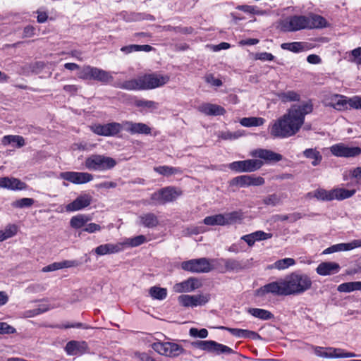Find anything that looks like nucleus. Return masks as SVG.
<instances>
[{"instance_id":"obj_1","label":"nucleus","mask_w":361,"mask_h":361,"mask_svg":"<svg viewBox=\"0 0 361 361\" xmlns=\"http://www.w3.org/2000/svg\"><path fill=\"white\" fill-rule=\"evenodd\" d=\"M312 281L305 274L293 272L283 279L269 283L257 290V295L264 296L267 293L274 295H296L311 288Z\"/></svg>"},{"instance_id":"obj_2","label":"nucleus","mask_w":361,"mask_h":361,"mask_svg":"<svg viewBox=\"0 0 361 361\" xmlns=\"http://www.w3.org/2000/svg\"><path fill=\"white\" fill-rule=\"evenodd\" d=\"M313 110L311 102L294 104L271 128L274 137H288L296 134L304 123L305 116Z\"/></svg>"},{"instance_id":"obj_3","label":"nucleus","mask_w":361,"mask_h":361,"mask_svg":"<svg viewBox=\"0 0 361 361\" xmlns=\"http://www.w3.org/2000/svg\"><path fill=\"white\" fill-rule=\"evenodd\" d=\"M116 165V161L114 158L102 154H92L85 161V166L90 171H107Z\"/></svg>"},{"instance_id":"obj_4","label":"nucleus","mask_w":361,"mask_h":361,"mask_svg":"<svg viewBox=\"0 0 361 361\" xmlns=\"http://www.w3.org/2000/svg\"><path fill=\"white\" fill-rule=\"evenodd\" d=\"M151 346L159 355L173 358L185 353V350L181 345L173 342L159 341L153 343Z\"/></svg>"},{"instance_id":"obj_5","label":"nucleus","mask_w":361,"mask_h":361,"mask_svg":"<svg viewBox=\"0 0 361 361\" xmlns=\"http://www.w3.org/2000/svg\"><path fill=\"white\" fill-rule=\"evenodd\" d=\"M180 267L184 271L192 273H208L213 269L210 260L205 257L184 261Z\"/></svg>"},{"instance_id":"obj_6","label":"nucleus","mask_w":361,"mask_h":361,"mask_svg":"<svg viewBox=\"0 0 361 361\" xmlns=\"http://www.w3.org/2000/svg\"><path fill=\"white\" fill-rule=\"evenodd\" d=\"M142 90H151L161 87L169 81L167 75H161L154 73L145 74L140 76Z\"/></svg>"},{"instance_id":"obj_7","label":"nucleus","mask_w":361,"mask_h":361,"mask_svg":"<svg viewBox=\"0 0 361 361\" xmlns=\"http://www.w3.org/2000/svg\"><path fill=\"white\" fill-rule=\"evenodd\" d=\"M262 165L263 162L261 160L247 159L231 163L229 164V169L238 173L253 172L260 169Z\"/></svg>"},{"instance_id":"obj_8","label":"nucleus","mask_w":361,"mask_h":361,"mask_svg":"<svg viewBox=\"0 0 361 361\" xmlns=\"http://www.w3.org/2000/svg\"><path fill=\"white\" fill-rule=\"evenodd\" d=\"M329 149L331 154L337 157H355L361 154L360 147H349L342 142L333 145Z\"/></svg>"},{"instance_id":"obj_9","label":"nucleus","mask_w":361,"mask_h":361,"mask_svg":"<svg viewBox=\"0 0 361 361\" xmlns=\"http://www.w3.org/2000/svg\"><path fill=\"white\" fill-rule=\"evenodd\" d=\"M309 21L307 16H293L286 19L282 24L285 31H297L302 29H309Z\"/></svg>"},{"instance_id":"obj_10","label":"nucleus","mask_w":361,"mask_h":361,"mask_svg":"<svg viewBox=\"0 0 361 361\" xmlns=\"http://www.w3.org/2000/svg\"><path fill=\"white\" fill-rule=\"evenodd\" d=\"M210 300L209 294L204 295H181L178 298V302L183 307L202 306Z\"/></svg>"},{"instance_id":"obj_11","label":"nucleus","mask_w":361,"mask_h":361,"mask_svg":"<svg viewBox=\"0 0 361 361\" xmlns=\"http://www.w3.org/2000/svg\"><path fill=\"white\" fill-rule=\"evenodd\" d=\"M59 177L74 184H84L93 180V176L87 172H61Z\"/></svg>"},{"instance_id":"obj_12","label":"nucleus","mask_w":361,"mask_h":361,"mask_svg":"<svg viewBox=\"0 0 361 361\" xmlns=\"http://www.w3.org/2000/svg\"><path fill=\"white\" fill-rule=\"evenodd\" d=\"M264 179L261 176H255L254 175H243L234 178L231 182V185H238L241 187L245 186H259L264 183Z\"/></svg>"},{"instance_id":"obj_13","label":"nucleus","mask_w":361,"mask_h":361,"mask_svg":"<svg viewBox=\"0 0 361 361\" xmlns=\"http://www.w3.org/2000/svg\"><path fill=\"white\" fill-rule=\"evenodd\" d=\"M200 286L201 283L197 279L190 277L187 280L176 283L173 287V290L178 293H189L199 288Z\"/></svg>"},{"instance_id":"obj_14","label":"nucleus","mask_w":361,"mask_h":361,"mask_svg":"<svg viewBox=\"0 0 361 361\" xmlns=\"http://www.w3.org/2000/svg\"><path fill=\"white\" fill-rule=\"evenodd\" d=\"M92 200V197L88 194L79 195L75 200L66 206V209L67 212L81 210L90 205Z\"/></svg>"},{"instance_id":"obj_15","label":"nucleus","mask_w":361,"mask_h":361,"mask_svg":"<svg viewBox=\"0 0 361 361\" xmlns=\"http://www.w3.org/2000/svg\"><path fill=\"white\" fill-rule=\"evenodd\" d=\"M124 130L132 135L144 134L149 135L151 133V128L143 123H134L133 121L123 122Z\"/></svg>"},{"instance_id":"obj_16","label":"nucleus","mask_w":361,"mask_h":361,"mask_svg":"<svg viewBox=\"0 0 361 361\" xmlns=\"http://www.w3.org/2000/svg\"><path fill=\"white\" fill-rule=\"evenodd\" d=\"M252 156L265 160L267 162H278L282 160L283 156L271 150L257 149L252 152Z\"/></svg>"},{"instance_id":"obj_17","label":"nucleus","mask_w":361,"mask_h":361,"mask_svg":"<svg viewBox=\"0 0 361 361\" xmlns=\"http://www.w3.org/2000/svg\"><path fill=\"white\" fill-rule=\"evenodd\" d=\"M0 188L11 190H23L27 188V184L16 178H0Z\"/></svg>"},{"instance_id":"obj_18","label":"nucleus","mask_w":361,"mask_h":361,"mask_svg":"<svg viewBox=\"0 0 361 361\" xmlns=\"http://www.w3.org/2000/svg\"><path fill=\"white\" fill-rule=\"evenodd\" d=\"M361 247V239L360 240H354L350 243H339L336 245H334L323 251V254H331L336 252L339 251H348L351 250L356 247Z\"/></svg>"},{"instance_id":"obj_19","label":"nucleus","mask_w":361,"mask_h":361,"mask_svg":"<svg viewBox=\"0 0 361 361\" xmlns=\"http://www.w3.org/2000/svg\"><path fill=\"white\" fill-rule=\"evenodd\" d=\"M340 269V265L336 262H324L318 265L316 271L319 275L328 276L338 273Z\"/></svg>"},{"instance_id":"obj_20","label":"nucleus","mask_w":361,"mask_h":361,"mask_svg":"<svg viewBox=\"0 0 361 361\" xmlns=\"http://www.w3.org/2000/svg\"><path fill=\"white\" fill-rule=\"evenodd\" d=\"M197 110L207 116H220L226 113V110L222 106L209 103H204L197 107Z\"/></svg>"},{"instance_id":"obj_21","label":"nucleus","mask_w":361,"mask_h":361,"mask_svg":"<svg viewBox=\"0 0 361 361\" xmlns=\"http://www.w3.org/2000/svg\"><path fill=\"white\" fill-rule=\"evenodd\" d=\"M139 224L148 228H156L159 224L157 216L152 212L144 213L139 216Z\"/></svg>"},{"instance_id":"obj_22","label":"nucleus","mask_w":361,"mask_h":361,"mask_svg":"<svg viewBox=\"0 0 361 361\" xmlns=\"http://www.w3.org/2000/svg\"><path fill=\"white\" fill-rule=\"evenodd\" d=\"M87 348V345L85 341H71L66 343L65 350L68 355H75L84 353Z\"/></svg>"},{"instance_id":"obj_23","label":"nucleus","mask_w":361,"mask_h":361,"mask_svg":"<svg viewBox=\"0 0 361 361\" xmlns=\"http://www.w3.org/2000/svg\"><path fill=\"white\" fill-rule=\"evenodd\" d=\"M314 353L317 356L329 358H338V357H354L356 354H336L335 352L329 350V348L316 347Z\"/></svg>"},{"instance_id":"obj_24","label":"nucleus","mask_w":361,"mask_h":361,"mask_svg":"<svg viewBox=\"0 0 361 361\" xmlns=\"http://www.w3.org/2000/svg\"><path fill=\"white\" fill-rule=\"evenodd\" d=\"M310 197H314L320 201H331L334 200V189L326 190L323 188H319L312 192L307 193Z\"/></svg>"},{"instance_id":"obj_25","label":"nucleus","mask_w":361,"mask_h":361,"mask_svg":"<svg viewBox=\"0 0 361 361\" xmlns=\"http://www.w3.org/2000/svg\"><path fill=\"white\" fill-rule=\"evenodd\" d=\"M140 80V76L135 79L118 82L114 84V87L126 90H142Z\"/></svg>"},{"instance_id":"obj_26","label":"nucleus","mask_w":361,"mask_h":361,"mask_svg":"<svg viewBox=\"0 0 361 361\" xmlns=\"http://www.w3.org/2000/svg\"><path fill=\"white\" fill-rule=\"evenodd\" d=\"M164 203L174 201L178 197L181 195L182 192L173 187H166L161 189Z\"/></svg>"},{"instance_id":"obj_27","label":"nucleus","mask_w":361,"mask_h":361,"mask_svg":"<svg viewBox=\"0 0 361 361\" xmlns=\"http://www.w3.org/2000/svg\"><path fill=\"white\" fill-rule=\"evenodd\" d=\"M307 21H309V29L323 28L327 26V22L326 19L319 15L311 14L308 16Z\"/></svg>"},{"instance_id":"obj_28","label":"nucleus","mask_w":361,"mask_h":361,"mask_svg":"<svg viewBox=\"0 0 361 361\" xmlns=\"http://www.w3.org/2000/svg\"><path fill=\"white\" fill-rule=\"evenodd\" d=\"M219 261L224 264L226 271L238 272L244 269L242 263L235 259H220Z\"/></svg>"},{"instance_id":"obj_29","label":"nucleus","mask_w":361,"mask_h":361,"mask_svg":"<svg viewBox=\"0 0 361 361\" xmlns=\"http://www.w3.org/2000/svg\"><path fill=\"white\" fill-rule=\"evenodd\" d=\"M121 250V247L120 245L107 243L97 247L94 250V252L98 255H104L107 254L116 253Z\"/></svg>"},{"instance_id":"obj_30","label":"nucleus","mask_w":361,"mask_h":361,"mask_svg":"<svg viewBox=\"0 0 361 361\" xmlns=\"http://www.w3.org/2000/svg\"><path fill=\"white\" fill-rule=\"evenodd\" d=\"M222 215L224 216V226L240 222L243 219V214L241 211H234L229 213L222 214Z\"/></svg>"},{"instance_id":"obj_31","label":"nucleus","mask_w":361,"mask_h":361,"mask_svg":"<svg viewBox=\"0 0 361 361\" xmlns=\"http://www.w3.org/2000/svg\"><path fill=\"white\" fill-rule=\"evenodd\" d=\"M212 343L209 353H215L216 355H231L235 353V351L227 345L217 343L214 341H212Z\"/></svg>"},{"instance_id":"obj_32","label":"nucleus","mask_w":361,"mask_h":361,"mask_svg":"<svg viewBox=\"0 0 361 361\" xmlns=\"http://www.w3.org/2000/svg\"><path fill=\"white\" fill-rule=\"evenodd\" d=\"M303 155L307 159H312V164L314 166H318L322 160V156L316 148H309L303 151Z\"/></svg>"},{"instance_id":"obj_33","label":"nucleus","mask_w":361,"mask_h":361,"mask_svg":"<svg viewBox=\"0 0 361 361\" xmlns=\"http://www.w3.org/2000/svg\"><path fill=\"white\" fill-rule=\"evenodd\" d=\"M90 220L91 217L88 215L78 214L71 219L70 225L73 228L79 229L83 227Z\"/></svg>"},{"instance_id":"obj_34","label":"nucleus","mask_w":361,"mask_h":361,"mask_svg":"<svg viewBox=\"0 0 361 361\" xmlns=\"http://www.w3.org/2000/svg\"><path fill=\"white\" fill-rule=\"evenodd\" d=\"M92 80L106 83L111 81L113 77L109 72L94 67Z\"/></svg>"},{"instance_id":"obj_35","label":"nucleus","mask_w":361,"mask_h":361,"mask_svg":"<svg viewBox=\"0 0 361 361\" xmlns=\"http://www.w3.org/2000/svg\"><path fill=\"white\" fill-rule=\"evenodd\" d=\"M277 97L283 102H298L300 99V95L293 90L279 92Z\"/></svg>"},{"instance_id":"obj_36","label":"nucleus","mask_w":361,"mask_h":361,"mask_svg":"<svg viewBox=\"0 0 361 361\" xmlns=\"http://www.w3.org/2000/svg\"><path fill=\"white\" fill-rule=\"evenodd\" d=\"M247 312L255 317L262 320H269L274 318V314L266 310L259 308H249Z\"/></svg>"},{"instance_id":"obj_37","label":"nucleus","mask_w":361,"mask_h":361,"mask_svg":"<svg viewBox=\"0 0 361 361\" xmlns=\"http://www.w3.org/2000/svg\"><path fill=\"white\" fill-rule=\"evenodd\" d=\"M264 123V119L260 117H245L240 121V123L245 127L260 126Z\"/></svg>"},{"instance_id":"obj_38","label":"nucleus","mask_w":361,"mask_h":361,"mask_svg":"<svg viewBox=\"0 0 361 361\" xmlns=\"http://www.w3.org/2000/svg\"><path fill=\"white\" fill-rule=\"evenodd\" d=\"M134 104L137 108L146 109L150 111L157 109L158 108V104L157 102L143 99L135 98Z\"/></svg>"},{"instance_id":"obj_39","label":"nucleus","mask_w":361,"mask_h":361,"mask_svg":"<svg viewBox=\"0 0 361 361\" xmlns=\"http://www.w3.org/2000/svg\"><path fill=\"white\" fill-rule=\"evenodd\" d=\"M355 192V190L336 188L334 189V200H343L353 196Z\"/></svg>"},{"instance_id":"obj_40","label":"nucleus","mask_w":361,"mask_h":361,"mask_svg":"<svg viewBox=\"0 0 361 361\" xmlns=\"http://www.w3.org/2000/svg\"><path fill=\"white\" fill-rule=\"evenodd\" d=\"M281 47L285 50H288L294 53H298L305 49V44L301 42L283 43L281 44Z\"/></svg>"},{"instance_id":"obj_41","label":"nucleus","mask_w":361,"mask_h":361,"mask_svg":"<svg viewBox=\"0 0 361 361\" xmlns=\"http://www.w3.org/2000/svg\"><path fill=\"white\" fill-rule=\"evenodd\" d=\"M123 129L124 130L123 122L122 123L116 122L106 123L107 137L116 136Z\"/></svg>"},{"instance_id":"obj_42","label":"nucleus","mask_w":361,"mask_h":361,"mask_svg":"<svg viewBox=\"0 0 361 361\" xmlns=\"http://www.w3.org/2000/svg\"><path fill=\"white\" fill-rule=\"evenodd\" d=\"M149 293L154 299L161 300L166 298L167 290L165 288L153 286L150 288Z\"/></svg>"},{"instance_id":"obj_43","label":"nucleus","mask_w":361,"mask_h":361,"mask_svg":"<svg viewBox=\"0 0 361 361\" xmlns=\"http://www.w3.org/2000/svg\"><path fill=\"white\" fill-rule=\"evenodd\" d=\"M203 222L207 226H224L222 214L207 216L204 219Z\"/></svg>"},{"instance_id":"obj_44","label":"nucleus","mask_w":361,"mask_h":361,"mask_svg":"<svg viewBox=\"0 0 361 361\" xmlns=\"http://www.w3.org/2000/svg\"><path fill=\"white\" fill-rule=\"evenodd\" d=\"M154 171L161 175L166 176H169L180 172L179 169L169 166H157L154 168Z\"/></svg>"},{"instance_id":"obj_45","label":"nucleus","mask_w":361,"mask_h":361,"mask_svg":"<svg viewBox=\"0 0 361 361\" xmlns=\"http://www.w3.org/2000/svg\"><path fill=\"white\" fill-rule=\"evenodd\" d=\"M163 31H173L176 33H181L183 35L191 34L194 29L192 27H173L171 25H164L161 27Z\"/></svg>"},{"instance_id":"obj_46","label":"nucleus","mask_w":361,"mask_h":361,"mask_svg":"<svg viewBox=\"0 0 361 361\" xmlns=\"http://www.w3.org/2000/svg\"><path fill=\"white\" fill-rule=\"evenodd\" d=\"M295 263V259L293 258H284L282 259L277 260L271 265V268H274L279 270H283L289 267L294 265Z\"/></svg>"},{"instance_id":"obj_47","label":"nucleus","mask_w":361,"mask_h":361,"mask_svg":"<svg viewBox=\"0 0 361 361\" xmlns=\"http://www.w3.org/2000/svg\"><path fill=\"white\" fill-rule=\"evenodd\" d=\"M34 203L32 198L24 197L13 202L11 204L15 208H24L30 207Z\"/></svg>"},{"instance_id":"obj_48","label":"nucleus","mask_w":361,"mask_h":361,"mask_svg":"<svg viewBox=\"0 0 361 361\" xmlns=\"http://www.w3.org/2000/svg\"><path fill=\"white\" fill-rule=\"evenodd\" d=\"M263 203L266 205L276 207L282 203L281 198L276 194H271L265 197L263 200Z\"/></svg>"},{"instance_id":"obj_49","label":"nucleus","mask_w":361,"mask_h":361,"mask_svg":"<svg viewBox=\"0 0 361 361\" xmlns=\"http://www.w3.org/2000/svg\"><path fill=\"white\" fill-rule=\"evenodd\" d=\"M94 68L90 66H85L78 73V77L83 80H92Z\"/></svg>"},{"instance_id":"obj_50","label":"nucleus","mask_w":361,"mask_h":361,"mask_svg":"<svg viewBox=\"0 0 361 361\" xmlns=\"http://www.w3.org/2000/svg\"><path fill=\"white\" fill-rule=\"evenodd\" d=\"M348 104V100L345 99V97L342 95H336L335 98V102L334 104V107L339 111L347 109V105Z\"/></svg>"},{"instance_id":"obj_51","label":"nucleus","mask_w":361,"mask_h":361,"mask_svg":"<svg viewBox=\"0 0 361 361\" xmlns=\"http://www.w3.org/2000/svg\"><path fill=\"white\" fill-rule=\"evenodd\" d=\"M212 341H197L192 343V345L196 348L209 353Z\"/></svg>"},{"instance_id":"obj_52","label":"nucleus","mask_w":361,"mask_h":361,"mask_svg":"<svg viewBox=\"0 0 361 361\" xmlns=\"http://www.w3.org/2000/svg\"><path fill=\"white\" fill-rule=\"evenodd\" d=\"M189 334L195 338H205L208 336V331L206 329H197L196 328H191Z\"/></svg>"},{"instance_id":"obj_53","label":"nucleus","mask_w":361,"mask_h":361,"mask_svg":"<svg viewBox=\"0 0 361 361\" xmlns=\"http://www.w3.org/2000/svg\"><path fill=\"white\" fill-rule=\"evenodd\" d=\"M355 281L353 282H346L340 284L337 290L341 293H350L355 290Z\"/></svg>"},{"instance_id":"obj_54","label":"nucleus","mask_w":361,"mask_h":361,"mask_svg":"<svg viewBox=\"0 0 361 361\" xmlns=\"http://www.w3.org/2000/svg\"><path fill=\"white\" fill-rule=\"evenodd\" d=\"M91 130L97 135L107 137L106 124L92 126Z\"/></svg>"},{"instance_id":"obj_55","label":"nucleus","mask_w":361,"mask_h":361,"mask_svg":"<svg viewBox=\"0 0 361 361\" xmlns=\"http://www.w3.org/2000/svg\"><path fill=\"white\" fill-rule=\"evenodd\" d=\"M219 328L230 332L233 336H234L237 338H244L245 329L230 328V327H226V326H220Z\"/></svg>"},{"instance_id":"obj_56","label":"nucleus","mask_w":361,"mask_h":361,"mask_svg":"<svg viewBox=\"0 0 361 361\" xmlns=\"http://www.w3.org/2000/svg\"><path fill=\"white\" fill-rule=\"evenodd\" d=\"M151 202L149 204L157 205V204H164L163 197L161 195V190L157 192H155L151 195Z\"/></svg>"},{"instance_id":"obj_57","label":"nucleus","mask_w":361,"mask_h":361,"mask_svg":"<svg viewBox=\"0 0 361 361\" xmlns=\"http://www.w3.org/2000/svg\"><path fill=\"white\" fill-rule=\"evenodd\" d=\"M16 332V329L6 322H0V334H12Z\"/></svg>"},{"instance_id":"obj_58","label":"nucleus","mask_w":361,"mask_h":361,"mask_svg":"<svg viewBox=\"0 0 361 361\" xmlns=\"http://www.w3.org/2000/svg\"><path fill=\"white\" fill-rule=\"evenodd\" d=\"M128 240H129L128 244L131 247H137V246H139V245H142V243H144L146 240V238H145V236H144L142 235H137L133 238H130Z\"/></svg>"},{"instance_id":"obj_59","label":"nucleus","mask_w":361,"mask_h":361,"mask_svg":"<svg viewBox=\"0 0 361 361\" xmlns=\"http://www.w3.org/2000/svg\"><path fill=\"white\" fill-rule=\"evenodd\" d=\"M353 59L351 61L360 65L361 64V47L356 48L351 51Z\"/></svg>"},{"instance_id":"obj_60","label":"nucleus","mask_w":361,"mask_h":361,"mask_svg":"<svg viewBox=\"0 0 361 361\" xmlns=\"http://www.w3.org/2000/svg\"><path fill=\"white\" fill-rule=\"evenodd\" d=\"M254 235L255 236V238L257 240V241L269 239L272 237L271 233H265L262 231H257L254 232Z\"/></svg>"},{"instance_id":"obj_61","label":"nucleus","mask_w":361,"mask_h":361,"mask_svg":"<svg viewBox=\"0 0 361 361\" xmlns=\"http://www.w3.org/2000/svg\"><path fill=\"white\" fill-rule=\"evenodd\" d=\"M4 232L5 233L8 238H11L16 234L17 226L14 224H10L6 227Z\"/></svg>"},{"instance_id":"obj_62","label":"nucleus","mask_w":361,"mask_h":361,"mask_svg":"<svg viewBox=\"0 0 361 361\" xmlns=\"http://www.w3.org/2000/svg\"><path fill=\"white\" fill-rule=\"evenodd\" d=\"M350 107L355 109H361V97H354L348 99Z\"/></svg>"},{"instance_id":"obj_63","label":"nucleus","mask_w":361,"mask_h":361,"mask_svg":"<svg viewBox=\"0 0 361 361\" xmlns=\"http://www.w3.org/2000/svg\"><path fill=\"white\" fill-rule=\"evenodd\" d=\"M101 230V226L95 223H90L83 229L84 231L92 233Z\"/></svg>"},{"instance_id":"obj_64","label":"nucleus","mask_w":361,"mask_h":361,"mask_svg":"<svg viewBox=\"0 0 361 361\" xmlns=\"http://www.w3.org/2000/svg\"><path fill=\"white\" fill-rule=\"evenodd\" d=\"M205 80L207 82L212 84L214 86L219 87L222 85L221 80L215 78L212 75H208L206 76Z\"/></svg>"}]
</instances>
